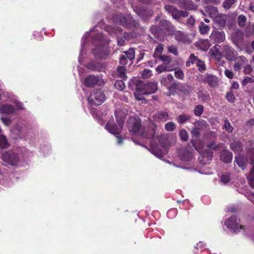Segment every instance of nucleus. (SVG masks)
I'll return each instance as SVG.
<instances>
[{
	"label": "nucleus",
	"mask_w": 254,
	"mask_h": 254,
	"mask_svg": "<svg viewBox=\"0 0 254 254\" xmlns=\"http://www.w3.org/2000/svg\"><path fill=\"white\" fill-rule=\"evenodd\" d=\"M150 32L154 36L161 34L173 35L175 31V27L171 22L164 19L159 21L158 25H153L150 28Z\"/></svg>",
	"instance_id": "f257e3e1"
},
{
	"label": "nucleus",
	"mask_w": 254,
	"mask_h": 254,
	"mask_svg": "<svg viewBox=\"0 0 254 254\" xmlns=\"http://www.w3.org/2000/svg\"><path fill=\"white\" fill-rule=\"evenodd\" d=\"M113 20L117 24L127 29L137 28L139 27V24L137 20L133 19L129 14L124 15L123 14H117L113 16Z\"/></svg>",
	"instance_id": "f03ea898"
},
{
	"label": "nucleus",
	"mask_w": 254,
	"mask_h": 254,
	"mask_svg": "<svg viewBox=\"0 0 254 254\" xmlns=\"http://www.w3.org/2000/svg\"><path fill=\"white\" fill-rule=\"evenodd\" d=\"M106 96L103 91L99 89L93 91L88 98V103L91 106H99L105 99Z\"/></svg>",
	"instance_id": "7ed1b4c3"
},
{
	"label": "nucleus",
	"mask_w": 254,
	"mask_h": 254,
	"mask_svg": "<svg viewBox=\"0 0 254 254\" xmlns=\"http://www.w3.org/2000/svg\"><path fill=\"white\" fill-rule=\"evenodd\" d=\"M117 124L114 123V120H110L107 123L105 127L111 133L118 135L123 129L124 120L123 119H117Z\"/></svg>",
	"instance_id": "20e7f679"
},
{
	"label": "nucleus",
	"mask_w": 254,
	"mask_h": 254,
	"mask_svg": "<svg viewBox=\"0 0 254 254\" xmlns=\"http://www.w3.org/2000/svg\"><path fill=\"white\" fill-rule=\"evenodd\" d=\"M127 126L130 134H135L141 128V121L138 116L130 117L127 122Z\"/></svg>",
	"instance_id": "39448f33"
},
{
	"label": "nucleus",
	"mask_w": 254,
	"mask_h": 254,
	"mask_svg": "<svg viewBox=\"0 0 254 254\" xmlns=\"http://www.w3.org/2000/svg\"><path fill=\"white\" fill-rule=\"evenodd\" d=\"M165 9L176 20H179L181 17H187L189 13L186 10L179 11L175 6L166 4L164 6Z\"/></svg>",
	"instance_id": "423d86ee"
},
{
	"label": "nucleus",
	"mask_w": 254,
	"mask_h": 254,
	"mask_svg": "<svg viewBox=\"0 0 254 254\" xmlns=\"http://www.w3.org/2000/svg\"><path fill=\"white\" fill-rule=\"evenodd\" d=\"M225 225L232 232L238 233L240 232L241 229L244 230L245 226L240 225L237 222V217L233 215L228 218L225 221Z\"/></svg>",
	"instance_id": "0eeeda50"
},
{
	"label": "nucleus",
	"mask_w": 254,
	"mask_h": 254,
	"mask_svg": "<svg viewBox=\"0 0 254 254\" xmlns=\"http://www.w3.org/2000/svg\"><path fill=\"white\" fill-rule=\"evenodd\" d=\"M2 160L11 166H15L19 161L18 155L12 151H5L2 154Z\"/></svg>",
	"instance_id": "6e6552de"
},
{
	"label": "nucleus",
	"mask_w": 254,
	"mask_h": 254,
	"mask_svg": "<svg viewBox=\"0 0 254 254\" xmlns=\"http://www.w3.org/2000/svg\"><path fill=\"white\" fill-rule=\"evenodd\" d=\"M222 52L226 59L230 62L234 61L237 55V52L229 45H224L222 46Z\"/></svg>",
	"instance_id": "1a4fd4ad"
},
{
	"label": "nucleus",
	"mask_w": 254,
	"mask_h": 254,
	"mask_svg": "<svg viewBox=\"0 0 254 254\" xmlns=\"http://www.w3.org/2000/svg\"><path fill=\"white\" fill-rule=\"evenodd\" d=\"M213 156V153L212 151L209 149H205L200 153L198 159L201 164L206 165L210 162Z\"/></svg>",
	"instance_id": "9d476101"
},
{
	"label": "nucleus",
	"mask_w": 254,
	"mask_h": 254,
	"mask_svg": "<svg viewBox=\"0 0 254 254\" xmlns=\"http://www.w3.org/2000/svg\"><path fill=\"white\" fill-rule=\"evenodd\" d=\"M235 63L233 66L234 70L239 72L242 68L249 63L247 58L243 56H240L235 58Z\"/></svg>",
	"instance_id": "9b49d317"
},
{
	"label": "nucleus",
	"mask_w": 254,
	"mask_h": 254,
	"mask_svg": "<svg viewBox=\"0 0 254 254\" xmlns=\"http://www.w3.org/2000/svg\"><path fill=\"white\" fill-rule=\"evenodd\" d=\"M169 90L176 89L185 95L190 94L191 91L190 87L187 84H180L175 82L173 83L171 86L168 87Z\"/></svg>",
	"instance_id": "f8f14e48"
},
{
	"label": "nucleus",
	"mask_w": 254,
	"mask_h": 254,
	"mask_svg": "<svg viewBox=\"0 0 254 254\" xmlns=\"http://www.w3.org/2000/svg\"><path fill=\"white\" fill-rule=\"evenodd\" d=\"M134 11L136 14L143 20L147 19L153 14V11L152 10L141 7H136L134 9Z\"/></svg>",
	"instance_id": "ddd939ff"
},
{
	"label": "nucleus",
	"mask_w": 254,
	"mask_h": 254,
	"mask_svg": "<svg viewBox=\"0 0 254 254\" xmlns=\"http://www.w3.org/2000/svg\"><path fill=\"white\" fill-rule=\"evenodd\" d=\"M210 39L214 43H222L225 39V34L223 31L213 30Z\"/></svg>",
	"instance_id": "4468645a"
},
{
	"label": "nucleus",
	"mask_w": 254,
	"mask_h": 254,
	"mask_svg": "<svg viewBox=\"0 0 254 254\" xmlns=\"http://www.w3.org/2000/svg\"><path fill=\"white\" fill-rule=\"evenodd\" d=\"M203 82L207 83L208 85L212 87H215L218 85V78L215 75L211 74L206 73L205 76L203 79Z\"/></svg>",
	"instance_id": "2eb2a0df"
},
{
	"label": "nucleus",
	"mask_w": 254,
	"mask_h": 254,
	"mask_svg": "<svg viewBox=\"0 0 254 254\" xmlns=\"http://www.w3.org/2000/svg\"><path fill=\"white\" fill-rule=\"evenodd\" d=\"M99 81V76H96L94 75H89L85 78L84 84L86 87L92 88L96 85Z\"/></svg>",
	"instance_id": "dca6fc26"
},
{
	"label": "nucleus",
	"mask_w": 254,
	"mask_h": 254,
	"mask_svg": "<svg viewBox=\"0 0 254 254\" xmlns=\"http://www.w3.org/2000/svg\"><path fill=\"white\" fill-rule=\"evenodd\" d=\"M92 54L97 59H105L107 56V51L103 47H97L92 50Z\"/></svg>",
	"instance_id": "f3484780"
},
{
	"label": "nucleus",
	"mask_w": 254,
	"mask_h": 254,
	"mask_svg": "<svg viewBox=\"0 0 254 254\" xmlns=\"http://www.w3.org/2000/svg\"><path fill=\"white\" fill-rule=\"evenodd\" d=\"M231 39L233 43L239 48V45L242 43L244 40L243 33L241 31L236 32L232 34Z\"/></svg>",
	"instance_id": "a211bd4d"
},
{
	"label": "nucleus",
	"mask_w": 254,
	"mask_h": 254,
	"mask_svg": "<svg viewBox=\"0 0 254 254\" xmlns=\"http://www.w3.org/2000/svg\"><path fill=\"white\" fill-rule=\"evenodd\" d=\"M175 38L179 43H190V41L189 36L181 31H177L175 33Z\"/></svg>",
	"instance_id": "6ab92c4d"
},
{
	"label": "nucleus",
	"mask_w": 254,
	"mask_h": 254,
	"mask_svg": "<svg viewBox=\"0 0 254 254\" xmlns=\"http://www.w3.org/2000/svg\"><path fill=\"white\" fill-rule=\"evenodd\" d=\"M179 3L181 7L187 10L195 9L197 7V5L191 0H180Z\"/></svg>",
	"instance_id": "aec40b11"
},
{
	"label": "nucleus",
	"mask_w": 254,
	"mask_h": 254,
	"mask_svg": "<svg viewBox=\"0 0 254 254\" xmlns=\"http://www.w3.org/2000/svg\"><path fill=\"white\" fill-rule=\"evenodd\" d=\"M169 114L167 112L161 111L153 116L154 121L158 122H165L168 119Z\"/></svg>",
	"instance_id": "412c9836"
},
{
	"label": "nucleus",
	"mask_w": 254,
	"mask_h": 254,
	"mask_svg": "<svg viewBox=\"0 0 254 254\" xmlns=\"http://www.w3.org/2000/svg\"><path fill=\"white\" fill-rule=\"evenodd\" d=\"M220 157L222 161L226 163H229L232 161L233 154L227 150H223L220 153Z\"/></svg>",
	"instance_id": "4be33fe9"
},
{
	"label": "nucleus",
	"mask_w": 254,
	"mask_h": 254,
	"mask_svg": "<svg viewBox=\"0 0 254 254\" xmlns=\"http://www.w3.org/2000/svg\"><path fill=\"white\" fill-rule=\"evenodd\" d=\"M158 89L157 84L154 82H148L146 84L144 94H151L157 91Z\"/></svg>",
	"instance_id": "5701e85b"
},
{
	"label": "nucleus",
	"mask_w": 254,
	"mask_h": 254,
	"mask_svg": "<svg viewBox=\"0 0 254 254\" xmlns=\"http://www.w3.org/2000/svg\"><path fill=\"white\" fill-rule=\"evenodd\" d=\"M230 148L235 153H240L243 149V145L240 141H234L232 142L230 145Z\"/></svg>",
	"instance_id": "b1692460"
},
{
	"label": "nucleus",
	"mask_w": 254,
	"mask_h": 254,
	"mask_svg": "<svg viewBox=\"0 0 254 254\" xmlns=\"http://www.w3.org/2000/svg\"><path fill=\"white\" fill-rule=\"evenodd\" d=\"M14 108L11 105L3 104L0 107V113L9 114L15 112Z\"/></svg>",
	"instance_id": "393cba45"
},
{
	"label": "nucleus",
	"mask_w": 254,
	"mask_h": 254,
	"mask_svg": "<svg viewBox=\"0 0 254 254\" xmlns=\"http://www.w3.org/2000/svg\"><path fill=\"white\" fill-rule=\"evenodd\" d=\"M220 48V46L219 45H215L212 47L209 51V53L211 56L219 60H220L222 58L221 53L219 52Z\"/></svg>",
	"instance_id": "a878e982"
},
{
	"label": "nucleus",
	"mask_w": 254,
	"mask_h": 254,
	"mask_svg": "<svg viewBox=\"0 0 254 254\" xmlns=\"http://www.w3.org/2000/svg\"><path fill=\"white\" fill-rule=\"evenodd\" d=\"M135 89L138 92H141L144 94L146 84L141 80L137 79L134 82Z\"/></svg>",
	"instance_id": "bb28decb"
},
{
	"label": "nucleus",
	"mask_w": 254,
	"mask_h": 254,
	"mask_svg": "<svg viewBox=\"0 0 254 254\" xmlns=\"http://www.w3.org/2000/svg\"><path fill=\"white\" fill-rule=\"evenodd\" d=\"M180 157L182 161L188 162L192 159L193 155L191 152L186 149L181 153Z\"/></svg>",
	"instance_id": "cd10ccee"
},
{
	"label": "nucleus",
	"mask_w": 254,
	"mask_h": 254,
	"mask_svg": "<svg viewBox=\"0 0 254 254\" xmlns=\"http://www.w3.org/2000/svg\"><path fill=\"white\" fill-rule=\"evenodd\" d=\"M164 49V45L162 44H159L155 49L154 53L153 54L154 58L157 60L160 56L162 55Z\"/></svg>",
	"instance_id": "c85d7f7f"
},
{
	"label": "nucleus",
	"mask_w": 254,
	"mask_h": 254,
	"mask_svg": "<svg viewBox=\"0 0 254 254\" xmlns=\"http://www.w3.org/2000/svg\"><path fill=\"white\" fill-rule=\"evenodd\" d=\"M192 146L194 147L195 150H197L198 152L201 150L202 145L201 143V141L200 140L196 139H191L190 141Z\"/></svg>",
	"instance_id": "c756f323"
},
{
	"label": "nucleus",
	"mask_w": 254,
	"mask_h": 254,
	"mask_svg": "<svg viewBox=\"0 0 254 254\" xmlns=\"http://www.w3.org/2000/svg\"><path fill=\"white\" fill-rule=\"evenodd\" d=\"M191 117L187 114H182L176 118V121L180 124H184L187 121H189Z\"/></svg>",
	"instance_id": "7c9ffc66"
},
{
	"label": "nucleus",
	"mask_w": 254,
	"mask_h": 254,
	"mask_svg": "<svg viewBox=\"0 0 254 254\" xmlns=\"http://www.w3.org/2000/svg\"><path fill=\"white\" fill-rule=\"evenodd\" d=\"M126 70V68L122 66H118L117 68V72L118 77L122 78L124 80L127 78Z\"/></svg>",
	"instance_id": "2f4dec72"
},
{
	"label": "nucleus",
	"mask_w": 254,
	"mask_h": 254,
	"mask_svg": "<svg viewBox=\"0 0 254 254\" xmlns=\"http://www.w3.org/2000/svg\"><path fill=\"white\" fill-rule=\"evenodd\" d=\"M172 68L169 65L163 64H162L159 65L156 68V70L158 73H161L164 71H171Z\"/></svg>",
	"instance_id": "473e14b6"
},
{
	"label": "nucleus",
	"mask_w": 254,
	"mask_h": 254,
	"mask_svg": "<svg viewBox=\"0 0 254 254\" xmlns=\"http://www.w3.org/2000/svg\"><path fill=\"white\" fill-rule=\"evenodd\" d=\"M235 161L238 165L242 169H244L247 165V163L244 158L239 155L235 157Z\"/></svg>",
	"instance_id": "72a5a7b5"
},
{
	"label": "nucleus",
	"mask_w": 254,
	"mask_h": 254,
	"mask_svg": "<svg viewBox=\"0 0 254 254\" xmlns=\"http://www.w3.org/2000/svg\"><path fill=\"white\" fill-rule=\"evenodd\" d=\"M193 125L194 127H192V128L190 130V133L192 136L197 138L199 136L200 134V129L197 127V126H198V123L195 122L194 123Z\"/></svg>",
	"instance_id": "f704fd0d"
},
{
	"label": "nucleus",
	"mask_w": 254,
	"mask_h": 254,
	"mask_svg": "<svg viewBox=\"0 0 254 254\" xmlns=\"http://www.w3.org/2000/svg\"><path fill=\"white\" fill-rule=\"evenodd\" d=\"M214 20L215 25L218 28H222L226 25V20L222 17H216Z\"/></svg>",
	"instance_id": "c9c22d12"
},
{
	"label": "nucleus",
	"mask_w": 254,
	"mask_h": 254,
	"mask_svg": "<svg viewBox=\"0 0 254 254\" xmlns=\"http://www.w3.org/2000/svg\"><path fill=\"white\" fill-rule=\"evenodd\" d=\"M86 67L90 70L94 71L99 70V64L95 61H91L86 65Z\"/></svg>",
	"instance_id": "e433bc0d"
},
{
	"label": "nucleus",
	"mask_w": 254,
	"mask_h": 254,
	"mask_svg": "<svg viewBox=\"0 0 254 254\" xmlns=\"http://www.w3.org/2000/svg\"><path fill=\"white\" fill-rule=\"evenodd\" d=\"M247 159L249 160V162L251 164H254V148L250 149L246 155Z\"/></svg>",
	"instance_id": "4c0bfd02"
},
{
	"label": "nucleus",
	"mask_w": 254,
	"mask_h": 254,
	"mask_svg": "<svg viewBox=\"0 0 254 254\" xmlns=\"http://www.w3.org/2000/svg\"><path fill=\"white\" fill-rule=\"evenodd\" d=\"M9 146L6 137L2 135H0V149L6 148Z\"/></svg>",
	"instance_id": "58836bf2"
},
{
	"label": "nucleus",
	"mask_w": 254,
	"mask_h": 254,
	"mask_svg": "<svg viewBox=\"0 0 254 254\" xmlns=\"http://www.w3.org/2000/svg\"><path fill=\"white\" fill-rule=\"evenodd\" d=\"M199 30L201 34H205L207 33L210 30V27L208 25L204 24L203 22L201 21L200 25L199 26Z\"/></svg>",
	"instance_id": "ea45409f"
},
{
	"label": "nucleus",
	"mask_w": 254,
	"mask_h": 254,
	"mask_svg": "<svg viewBox=\"0 0 254 254\" xmlns=\"http://www.w3.org/2000/svg\"><path fill=\"white\" fill-rule=\"evenodd\" d=\"M199 59L197 58V57L195 56L194 54H191L190 56L188 62L186 63V66L189 67L190 66V64H193L199 60Z\"/></svg>",
	"instance_id": "a19ab883"
},
{
	"label": "nucleus",
	"mask_w": 254,
	"mask_h": 254,
	"mask_svg": "<svg viewBox=\"0 0 254 254\" xmlns=\"http://www.w3.org/2000/svg\"><path fill=\"white\" fill-rule=\"evenodd\" d=\"M179 136L180 139L183 141H186L188 140L189 134L185 129H182L179 131Z\"/></svg>",
	"instance_id": "79ce46f5"
},
{
	"label": "nucleus",
	"mask_w": 254,
	"mask_h": 254,
	"mask_svg": "<svg viewBox=\"0 0 254 254\" xmlns=\"http://www.w3.org/2000/svg\"><path fill=\"white\" fill-rule=\"evenodd\" d=\"M159 142L163 147H167L169 144L167 137L164 135H162L159 137Z\"/></svg>",
	"instance_id": "37998d69"
},
{
	"label": "nucleus",
	"mask_w": 254,
	"mask_h": 254,
	"mask_svg": "<svg viewBox=\"0 0 254 254\" xmlns=\"http://www.w3.org/2000/svg\"><path fill=\"white\" fill-rule=\"evenodd\" d=\"M246 21L247 18L244 15L241 14L238 16L237 23L240 27H244L246 24Z\"/></svg>",
	"instance_id": "c03bdc74"
},
{
	"label": "nucleus",
	"mask_w": 254,
	"mask_h": 254,
	"mask_svg": "<svg viewBox=\"0 0 254 254\" xmlns=\"http://www.w3.org/2000/svg\"><path fill=\"white\" fill-rule=\"evenodd\" d=\"M203 107L201 105H198L195 107L193 110L194 114L196 116H200L203 112Z\"/></svg>",
	"instance_id": "a18cd8bd"
},
{
	"label": "nucleus",
	"mask_w": 254,
	"mask_h": 254,
	"mask_svg": "<svg viewBox=\"0 0 254 254\" xmlns=\"http://www.w3.org/2000/svg\"><path fill=\"white\" fill-rule=\"evenodd\" d=\"M196 65L198 67V70L201 72H203L206 69L204 62L200 59L196 63Z\"/></svg>",
	"instance_id": "49530a36"
},
{
	"label": "nucleus",
	"mask_w": 254,
	"mask_h": 254,
	"mask_svg": "<svg viewBox=\"0 0 254 254\" xmlns=\"http://www.w3.org/2000/svg\"><path fill=\"white\" fill-rule=\"evenodd\" d=\"M115 87L118 90L122 91L125 87V84L122 80H117L116 81L115 84Z\"/></svg>",
	"instance_id": "de8ad7c7"
},
{
	"label": "nucleus",
	"mask_w": 254,
	"mask_h": 254,
	"mask_svg": "<svg viewBox=\"0 0 254 254\" xmlns=\"http://www.w3.org/2000/svg\"><path fill=\"white\" fill-rule=\"evenodd\" d=\"M157 59L161 60L164 62L165 64L169 65V64L172 62V58L170 56H167L165 55L160 56Z\"/></svg>",
	"instance_id": "09e8293b"
},
{
	"label": "nucleus",
	"mask_w": 254,
	"mask_h": 254,
	"mask_svg": "<svg viewBox=\"0 0 254 254\" xmlns=\"http://www.w3.org/2000/svg\"><path fill=\"white\" fill-rule=\"evenodd\" d=\"M125 56L129 60H133L135 57V52L133 48H130L127 51L125 52Z\"/></svg>",
	"instance_id": "8fccbe9b"
},
{
	"label": "nucleus",
	"mask_w": 254,
	"mask_h": 254,
	"mask_svg": "<svg viewBox=\"0 0 254 254\" xmlns=\"http://www.w3.org/2000/svg\"><path fill=\"white\" fill-rule=\"evenodd\" d=\"M247 179L250 185L254 188V171L251 170L249 176L247 177Z\"/></svg>",
	"instance_id": "3c124183"
},
{
	"label": "nucleus",
	"mask_w": 254,
	"mask_h": 254,
	"mask_svg": "<svg viewBox=\"0 0 254 254\" xmlns=\"http://www.w3.org/2000/svg\"><path fill=\"white\" fill-rule=\"evenodd\" d=\"M175 76L176 78L179 79H183L184 78V73L181 68H177L175 70L174 72Z\"/></svg>",
	"instance_id": "603ef678"
},
{
	"label": "nucleus",
	"mask_w": 254,
	"mask_h": 254,
	"mask_svg": "<svg viewBox=\"0 0 254 254\" xmlns=\"http://www.w3.org/2000/svg\"><path fill=\"white\" fill-rule=\"evenodd\" d=\"M237 0H225L223 2V7L227 9H229L231 7L233 4H234Z\"/></svg>",
	"instance_id": "864d4df0"
},
{
	"label": "nucleus",
	"mask_w": 254,
	"mask_h": 254,
	"mask_svg": "<svg viewBox=\"0 0 254 254\" xmlns=\"http://www.w3.org/2000/svg\"><path fill=\"white\" fill-rule=\"evenodd\" d=\"M176 127V124L172 122H168L165 125V129L168 131L174 130Z\"/></svg>",
	"instance_id": "5fc2aeb1"
},
{
	"label": "nucleus",
	"mask_w": 254,
	"mask_h": 254,
	"mask_svg": "<svg viewBox=\"0 0 254 254\" xmlns=\"http://www.w3.org/2000/svg\"><path fill=\"white\" fill-rule=\"evenodd\" d=\"M223 128H225L226 130L229 133L232 132L233 129V127L231 125L229 121L228 120H225L224 121Z\"/></svg>",
	"instance_id": "6e6d98bb"
},
{
	"label": "nucleus",
	"mask_w": 254,
	"mask_h": 254,
	"mask_svg": "<svg viewBox=\"0 0 254 254\" xmlns=\"http://www.w3.org/2000/svg\"><path fill=\"white\" fill-rule=\"evenodd\" d=\"M254 30L251 26L247 27L245 31L244 34L246 37H250L254 35Z\"/></svg>",
	"instance_id": "4d7b16f0"
},
{
	"label": "nucleus",
	"mask_w": 254,
	"mask_h": 254,
	"mask_svg": "<svg viewBox=\"0 0 254 254\" xmlns=\"http://www.w3.org/2000/svg\"><path fill=\"white\" fill-rule=\"evenodd\" d=\"M168 52L169 53L173 54L174 55L176 56H178L179 54L177 48L176 47V46L173 45L168 47Z\"/></svg>",
	"instance_id": "13d9d810"
},
{
	"label": "nucleus",
	"mask_w": 254,
	"mask_h": 254,
	"mask_svg": "<svg viewBox=\"0 0 254 254\" xmlns=\"http://www.w3.org/2000/svg\"><path fill=\"white\" fill-rule=\"evenodd\" d=\"M226 97L228 101L230 103H233L235 100V97L232 91L227 92Z\"/></svg>",
	"instance_id": "bf43d9fd"
},
{
	"label": "nucleus",
	"mask_w": 254,
	"mask_h": 254,
	"mask_svg": "<svg viewBox=\"0 0 254 254\" xmlns=\"http://www.w3.org/2000/svg\"><path fill=\"white\" fill-rule=\"evenodd\" d=\"M195 23V19L192 16H190L187 21V25L190 27L193 26Z\"/></svg>",
	"instance_id": "052dcab7"
},
{
	"label": "nucleus",
	"mask_w": 254,
	"mask_h": 254,
	"mask_svg": "<svg viewBox=\"0 0 254 254\" xmlns=\"http://www.w3.org/2000/svg\"><path fill=\"white\" fill-rule=\"evenodd\" d=\"M253 71V68L249 63L244 67V73L246 74H250Z\"/></svg>",
	"instance_id": "680f3d73"
},
{
	"label": "nucleus",
	"mask_w": 254,
	"mask_h": 254,
	"mask_svg": "<svg viewBox=\"0 0 254 254\" xmlns=\"http://www.w3.org/2000/svg\"><path fill=\"white\" fill-rule=\"evenodd\" d=\"M230 180V175L225 174L222 175L221 177V181L224 184L228 183Z\"/></svg>",
	"instance_id": "e2e57ef3"
},
{
	"label": "nucleus",
	"mask_w": 254,
	"mask_h": 254,
	"mask_svg": "<svg viewBox=\"0 0 254 254\" xmlns=\"http://www.w3.org/2000/svg\"><path fill=\"white\" fill-rule=\"evenodd\" d=\"M206 146L210 149L216 150L218 147V145H216V142L214 141H212L209 143L206 144Z\"/></svg>",
	"instance_id": "0e129e2a"
},
{
	"label": "nucleus",
	"mask_w": 254,
	"mask_h": 254,
	"mask_svg": "<svg viewBox=\"0 0 254 254\" xmlns=\"http://www.w3.org/2000/svg\"><path fill=\"white\" fill-rule=\"evenodd\" d=\"M151 70L147 69H145L143 70L141 76L143 78H147L151 75Z\"/></svg>",
	"instance_id": "69168bd1"
},
{
	"label": "nucleus",
	"mask_w": 254,
	"mask_h": 254,
	"mask_svg": "<svg viewBox=\"0 0 254 254\" xmlns=\"http://www.w3.org/2000/svg\"><path fill=\"white\" fill-rule=\"evenodd\" d=\"M254 82L253 79L249 76L246 77L243 80L242 84L243 86L247 85L249 83H252Z\"/></svg>",
	"instance_id": "338daca9"
},
{
	"label": "nucleus",
	"mask_w": 254,
	"mask_h": 254,
	"mask_svg": "<svg viewBox=\"0 0 254 254\" xmlns=\"http://www.w3.org/2000/svg\"><path fill=\"white\" fill-rule=\"evenodd\" d=\"M224 74L229 79H232L234 77V73L233 71L228 69L225 70Z\"/></svg>",
	"instance_id": "774afa93"
}]
</instances>
